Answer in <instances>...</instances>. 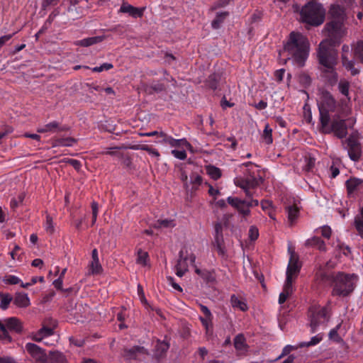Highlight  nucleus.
Returning a JSON list of instances; mask_svg holds the SVG:
<instances>
[{
	"label": "nucleus",
	"instance_id": "6e6552de",
	"mask_svg": "<svg viewBox=\"0 0 363 363\" xmlns=\"http://www.w3.org/2000/svg\"><path fill=\"white\" fill-rule=\"evenodd\" d=\"M196 261V256L188 250H181L179 252V258L175 265V274L182 277L188 271L189 264H194Z\"/></svg>",
	"mask_w": 363,
	"mask_h": 363
},
{
	"label": "nucleus",
	"instance_id": "f257e3e1",
	"mask_svg": "<svg viewBox=\"0 0 363 363\" xmlns=\"http://www.w3.org/2000/svg\"><path fill=\"white\" fill-rule=\"evenodd\" d=\"M315 277L320 282L329 283L333 287L332 296L340 297L350 296L359 280V277L355 274L328 272L322 269L316 272Z\"/></svg>",
	"mask_w": 363,
	"mask_h": 363
},
{
	"label": "nucleus",
	"instance_id": "423d86ee",
	"mask_svg": "<svg viewBox=\"0 0 363 363\" xmlns=\"http://www.w3.org/2000/svg\"><path fill=\"white\" fill-rule=\"evenodd\" d=\"M301 21L307 25L318 26L325 20V11L323 6L314 1L308 2L299 11Z\"/></svg>",
	"mask_w": 363,
	"mask_h": 363
},
{
	"label": "nucleus",
	"instance_id": "2eb2a0df",
	"mask_svg": "<svg viewBox=\"0 0 363 363\" xmlns=\"http://www.w3.org/2000/svg\"><path fill=\"white\" fill-rule=\"evenodd\" d=\"M345 187L349 197H354L355 194L363 187V179L350 177L345 182Z\"/></svg>",
	"mask_w": 363,
	"mask_h": 363
},
{
	"label": "nucleus",
	"instance_id": "de8ad7c7",
	"mask_svg": "<svg viewBox=\"0 0 363 363\" xmlns=\"http://www.w3.org/2000/svg\"><path fill=\"white\" fill-rule=\"evenodd\" d=\"M52 363H66L65 355L60 352H53L50 354Z\"/></svg>",
	"mask_w": 363,
	"mask_h": 363
},
{
	"label": "nucleus",
	"instance_id": "4be33fe9",
	"mask_svg": "<svg viewBox=\"0 0 363 363\" xmlns=\"http://www.w3.org/2000/svg\"><path fill=\"white\" fill-rule=\"evenodd\" d=\"M77 142V139L72 137H54L52 139V147H72Z\"/></svg>",
	"mask_w": 363,
	"mask_h": 363
},
{
	"label": "nucleus",
	"instance_id": "864d4df0",
	"mask_svg": "<svg viewBox=\"0 0 363 363\" xmlns=\"http://www.w3.org/2000/svg\"><path fill=\"white\" fill-rule=\"evenodd\" d=\"M118 149H119L118 147H108V148H106V150L103 151L101 152V154L109 155L111 156H116L120 158H122L123 155L122 153L117 151V150H118Z\"/></svg>",
	"mask_w": 363,
	"mask_h": 363
},
{
	"label": "nucleus",
	"instance_id": "f704fd0d",
	"mask_svg": "<svg viewBox=\"0 0 363 363\" xmlns=\"http://www.w3.org/2000/svg\"><path fill=\"white\" fill-rule=\"evenodd\" d=\"M160 138L161 140H159L160 143H164L170 145L172 147H177L180 145V142L179 140L173 138L172 136L167 135L164 132L160 133Z\"/></svg>",
	"mask_w": 363,
	"mask_h": 363
},
{
	"label": "nucleus",
	"instance_id": "c85d7f7f",
	"mask_svg": "<svg viewBox=\"0 0 363 363\" xmlns=\"http://www.w3.org/2000/svg\"><path fill=\"white\" fill-rule=\"evenodd\" d=\"M14 304L19 308H26L30 305V298L27 294L17 293L13 300Z\"/></svg>",
	"mask_w": 363,
	"mask_h": 363
},
{
	"label": "nucleus",
	"instance_id": "4468645a",
	"mask_svg": "<svg viewBox=\"0 0 363 363\" xmlns=\"http://www.w3.org/2000/svg\"><path fill=\"white\" fill-rule=\"evenodd\" d=\"M350 53V47L344 45L342 48V65L347 71L351 72V74L355 76L359 74V70L354 67V62L353 60H349L348 55Z\"/></svg>",
	"mask_w": 363,
	"mask_h": 363
},
{
	"label": "nucleus",
	"instance_id": "5701e85b",
	"mask_svg": "<svg viewBox=\"0 0 363 363\" xmlns=\"http://www.w3.org/2000/svg\"><path fill=\"white\" fill-rule=\"evenodd\" d=\"M4 325L7 330L21 333L23 330L22 323L20 320L16 317L6 318L4 320Z\"/></svg>",
	"mask_w": 363,
	"mask_h": 363
},
{
	"label": "nucleus",
	"instance_id": "0eeeda50",
	"mask_svg": "<svg viewBox=\"0 0 363 363\" xmlns=\"http://www.w3.org/2000/svg\"><path fill=\"white\" fill-rule=\"evenodd\" d=\"M308 313L312 333L317 332L318 327L325 324L330 318L327 307L311 306Z\"/></svg>",
	"mask_w": 363,
	"mask_h": 363
},
{
	"label": "nucleus",
	"instance_id": "b1692460",
	"mask_svg": "<svg viewBox=\"0 0 363 363\" xmlns=\"http://www.w3.org/2000/svg\"><path fill=\"white\" fill-rule=\"evenodd\" d=\"M221 82V75L219 73H213L208 76L205 82L206 86L213 91L219 89Z\"/></svg>",
	"mask_w": 363,
	"mask_h": 363
},
{
	"label": "nucleus",
	"instance_id": "09e8293b",
	"mask_svg": "<svg viewBox=\"0 0 363 363\" xmlns=\"http://www.w3.org/2000/svg\"><path fill=\"white\" fill-rule=\"evenodd\" d=\"M263 138L267 145L272 143V130L269 128L268 124L265 125L264 130L263 131Z\"/></svg>",
	"mask_w": 363,
	"mask_h": 363
},
{
	"label": "nucleus",
	"instance_id": "9b49d317",
	"mask_svg": "<svg viewBox=\"0 0 363 363\" xmlns=\"http://www.w3.org/2000/svg\"><path fill=\"white\" fill-rule=\"evenodd\" d=\"M318 106V110L334 112L336 108V101L329 91H325L322 92Z\"/></svg>",
	"mask_w": 363,
	"mask_h": 363
},
{
	"label": "nucleus",
	"instance_id": "473e14b6",
	"mask_svg": "<svg viewBox=\"0 0 363 363\" xmlns=\"http://www.w3.org/2000/svg\"><path fill=\"white\" fill-rule=\"evenodd\" d=\"M190 180L192 186L189 189L191 194H193L196 192V191L199 189V186H201L203 183V178L201 175L197 173L193 172L190 175Z\"/></svg>",
	"mask_w": 363,
	"mask_h": 363
},
{
	"label": "nucleus",
	"instance_id": "39448f33",
	"mask_svg": "<svg viewBox=\"0 0 363 363\" xmlns=\"http://www.w3.org/2000/svg\"><path fill=\"white\" fill-rule=\"evenodd\" d=\"M329 13L331 21L326 23L325 29L328 32L329 40H326L331 45H338L343 36V22L345 19L344 9L339 5H332Z\"/></svg>",
	"mask_w": 363,
	"mask_h": 363
},
{
	"label": "nucleus",
	"instance_id": "680f3d73",
	"mask_svg": "<svg viewBox=\"0 0 363 363\" xmlns=\"http://www.w3.org/2000/svg\"><path fill=\"white\" fill-rule=\"evenodd\" d=\"M172 154L174 157L179 160H185L186 158V152L185 150H173Z\"/></svg>",
	"mask_w": 363,
	"mask_h": 363
},
{
	"label": "nucleus",
	"instance_id": "79ce46f5",
	"mask_svg": "<svg viewBox=\"0 0 363 363\" xmlns=\"http://www.w3.org/2000/svg\"><path fill=\"white\" fill-rule=\"evenodd\" d=\"M175 225L173 220L164 219L157 220L152 226L155 228H172Z\"/></svg>",
	"mask_w": 363,
	"mask_h": 363
},
{
	"label": "nucleus",
	"instance_id": "7ed1b4c3",
	"mask_svg": "<svg viewBox=\"0 0 363 363\" xmlns=\"http://www.w3.org/2000/svg\"><path fill=\"white\" fill-rule=\"evenodd\" d=\"M284 51L299 67H303L308 56L309 43L308 39L300 33L291 32L284 45Z\"/></svg>",
	"mask_w": 363,
	"mask_h": 363
},
{
	"label": "nucleus",
	"instance_id": "338daca9",
	"mask_svg": "<svg viewBox=\"0 0 363 363\" xmlns=\"http://www.w3.org/2000/svg\"><path fill=\"white\" fill-rule=\"evenodd\" d=\"M204 184L208 187V193L210 196L215 197L220 194L219 190L214 189L210 184L206 182Z\"/></svg>",
	"mask_w": 363,
	"mask_h": 363
},
{
	"label": "nucleus",
	"instance_id": "cd10ccee",
	"mask_svg": "<svg viewBox=\"0 0 363 363\" xmlns=\"http://www.w3.org/2000/svg\"><path fill=\"white\" fill-rule=\"evenodd\" d=\"M105 39L104 36H94L89 37L86 38H84L82 40H77L75 43L76 45L82 46V47H89L97 43L102 42Z\"/></svg>",
	"mask_w": 363,
	"mask_h": 363
},
{
	"label": "nucleus",
	"instance_id": "c9c22d12",
	"mask_svg": "<svg viewBox=\"0 0 363 363\" xmlns=\"http://www.w3.org/2000/svg\"><path fill=\"white\" fill-rule=\"evenodd\" d=\"M352 50L354 57L359 62L363 63V40L358 41Z\"/></svg>",
	"mask_w": 363,
	"mask_h": 363
},
{
	"label": "nucleus",
	"instance_id": "20e7f679",
	"mask_svg": "<svg viewBox=\"0 0 363 363\" xmlns=\"http://www.w3.org/2000/svg\"><path fill=\"white\" fill-rule=\"evenodd\" d=\"M245 167L244 175L237 177L234 179V183L245 190L247 197H251L252 194L250 191L263 182L262 172L259 167L251 162H245L242 164Z\"/></svg>",
	"mask_w": 363,
	"mask_h": 363
},
{
	"label": "nucleus",
	"instance_id": "49530a36",
	"mask_svg": "<svg viewBox=\"0 0 363 363\" xmlns=\"http://www.w3.org/2000/svg\"><path fill=\"white\" fill-rule=\"evenodd\" d=\"M26 197V195L24 193H21L18 194L17 198H13L11 199L10 201V207L12 210L15 211L18 206L23 203Z\"/></svg>",
	"mask_w": 363,
	"mask_h": 363
},
{
	"label": "nucleus",
	"instance_id": "a19ab883",
	"mask_svg": "<svg viewBox=\"0 0 363 363\" xmlns=\"http://www.w3.org/2000/svg\"><path fill=\"white\" fill-rule=\"evenodd\" d=\"M0 308L2 310H6L9 308V306L11 301L13 300L12 296L7 293H0Z\"/></svg>",
	"mask_w": 363,
	"mask_h": 363
},
{
	"label": "nucleus",
	"instance_id": "ea45409f",
	"mask_svg": "<svg viewBox=\"0 0 363 363\" xmlns=\"http://www.w3.org/2000/svg\"><path fill=\"white\" fill-rule=\"evenodd\" d=\"M149 260V255L147 252L143 251L142 249H138L137 252V264L142 266H146Z\"/></svg>",
	"mask_w": 363,
	"mask_h": 363
},
{
	"label": "nucleus",
	"instance_id": "37998d69",
	"mask_svg": "<svg viewBox=\"0 0 363 363\" xmlns=\"http://www.w3.org/2000/svg\"><path fill=\"white\" fill-rule=\"evenodd\" d=\"M349 88L350 82L346 79H340L338 84V89L342 95L347 97V99L350 100Z\"/></svg>",
	"mask_w": 363,
	"mask_h": 363
},
{
	"label": "nucleus",
	"instance_id": "f03ea898",
	"mask_svg": "<svg viewBox=\"0 0 363 363\" xmlns=\"http://www.w3.org/2000/svg\"><path fill=\"white\" fill-rule=\"evenodd\" d=\"M335 46L327 40H323L320 43L318 50V60L323 67V77L331 86L337 82V73L335 69L337 64V52L334 48Z\"/></svg>",
	"mask_w": 363,
	"mask_h": 363
},
{
	"label": "nucleus",
	"instance_id": "1a4fd4ad",
	"mask_svg": "<svg viewBox=\"0 0 363 363\" xmlns=\"http://www.w3.org/2000/svg\"><path fill=\"white\" fill-rule=\"evenodd\" d=\"M25 350L30 355L31 359L35 363H46L48 357L44 350L38 345L28 342L25 345Z\"/></svg>",
	"mask_w": 363,
	"mask_h": 363
},
{
	"label": "nucleus",
	"instance_id": "393cba45",
	"mask_svg": "<svg viewBox=\"0 0 363 363\" xmlns=\"http://www.w3.org/2000/svg\"><path fill=\"white\" fill-rule=\"evenodd\" d=\"M234 347L238 354H243L247 351L248 346L245 342V338L243 335L239 334L235 337Z\"/></svg>",
	"mask_w": 363,
	"mask_h": 363
},
{
	"label": "nucleus",
	"instance_id": "e433bc0d",
	"mask_svg": "<svg viewBox=\"0 0 363 363\" xmlns=\"http://www.w3.org/2000/svg\"><path fill=\"white\" fill-rule=\"evenodd\" d=\"M214 240L212 244L224 242L222 224L220 223H216L214 225Z\"/></svg>",
	"mask_w": 363,
	"mask_h": 363
},
{
	"label": "nucleus",
	"instance_id": "dca6fc26",
	"mask_svg": "<svg viewBox=\"0 0 363 363\" xmlns=\"http://www.w3.org/2000/svg\"><path fill=\"white\" fill-rule=\"evenodd\" d=\"M227 201L230 205L235 207L244 217L250 214V211L247 204V201L232 196L228 197Z\"/></svg>",
	"mask_w": 363,
	"mask_h": 363
},
{
	"label": "nucleus",
	"instance_id": "a878e982",
	"mask_svg": "<svg viewBox=\"0 0 363 363\" xmlns=\"http://www.w3.org/2000/svg\"><path fill=\"white\" fill-rule=\"evenodd\" d=\"M169 348V343L165 340H157L155 347V356L157 359L164 357Z\"/></svg>",
	"mask_w": 363,
	"mask_h": 363
},
{
	"label": "nucleus",
	"instance_id": "aec40b11",
	"mask_svg": "<svg viewBox=\"0 0 363 363\" xmlns=\"http://www.w3.org/2000/svg\"><path fill=\"white\" fill-rule=\"evenodd\" d=\"M145 9L135 7L128 3H123L119 10V12L128 13L130 16L137 18L143 15Z\"/></svg>",
	"mask_w": 363,
	"mask_h": 363
},
{
	"label": "nucleus",
	"instance_id": "7c9ffc66",
	"mask_svg": "<svg viewBox=\"0 0 363 363\" xmlns=\"http://www.w3.org/2000/svg\"><path fill=\"white\" fill-rule=\"evenodd\" d=\"M320 113V131L324 133V130H327L329 128V123L330 121V111L319 110Z\"/></svg>",
	"mask_w": 363,
	"mask_h": 363
},
{
	"label": "nucleus",
	"instance_id": "603ef678",
	"mask_svg": "<svg viewBox=\"0 0 363 363\" xmlns=\"http://www.w3.org/2000/svg\"><path fill=\"white\" fill-rule=\"evenodd\" d=\"M298 80L300 84H301L306 87L308 86L311 84V78L308 75V74L306 72H302L299 74Z\"/></svg>",
	"mask_w": 363,
	"mask_h": 363
},
{
	"label": "nucleus",
	"instance_id": "4d7b16f0",
	"mask_svg": "<svg viewBox=\"0 0 363 363\" xmlns=\"http://www.w3.org/2000/svg\"><path fill=\"white\" fill-rule=\"evenodd\" d=\"M213 246L216 248L219 256L222 257L225 256L226 250L224 242L214 243Z\"/></svg>",
	"mask_w": 363,
	"mask_h": 363
},
{
	"label": "nucleus",
	"instance_id": "0e129e2a",
	"mask_svg": "<svg viewBox=\"0 0 363 363\" xmlns=\"http://www.w3.org/2000/svg\"><path fill=\"white\" fill-rule=\"evenodd\" d=\"M167 280L169 284L172 286L174 289L179 292L183 291L182 288L177 283L175 282L174 279L173 277H167Z\"/></svg>",
	"mask_w": 363,
	"mask_h": 363
},
{
	"label": "nucleus",
	"instance_id": "13d9d810",
	"mask_svg": "<svg viewBox=\"0 0 363 363\" xmlns=\"http://www.w3.org/2000/svg\"><path fill=\"white\" fill-rule=\"evenodd\" d=\"M113 65L111 63H104L99 67H95L91 69L94 72H101L104 70H109L113 68Z\"/></svg>",
	"mask_w": 363,
	"mask_h": 363
},
{
	"label": "nucleus",
	"instance_id": "a211bd4d",
	"mask_svg": "<svg viewBox=\"0 0 363 363\" xmlns=\"http://www.w3.org/2000/svg\"><path fill=\"white\" fill-rule=\"evenodd\" d=\"M50 320L52 323H53L52 326H47L44 324L38 332L32 335L31 338L35 342H40L44 337L53 335L55 323L52 319Z\"/></svg>",
	"mask_w": 363,
	"mask_h": 363
},
{
	"label": "nucleus",
	"instance_id": "052dcab7",
	"mask_svg": "<svg viewBox=\"0 0 363 363\" xmlns=\"http://www.w3.org/2000/svg\"><path fill=\"white\" fill-rule=\"evenodd\" d=\"M259 237L258 228L254 225L250 226L249 229V238L252 241L256 240Z\"/></svg>",
	"mask_w": 363,
	"mask_h": 363
},
{
	"label": "nucleus",
	"instance_id": "bb28decb",
	"mask_svg": "<svg viewBox=\"0 0 363 363\" xmlns=\"http://www.w3.org/2000/svg\"><path fill=\"white\" fill-rule=\"evenodd\" d=\"M230 301L233 308H238L243 312L248 310L247 304L244 298H240L235 294H233L230 296Z\"/></svg>",
	"mask_w": 363,
	"mask_h": 363
},
{
	"label": "nucleus",
	"instance_id": "69168bd1",
	"mask_svg": "<svg viewBox=\"0 0 363 363\" xmlns=\"http://www.w3.org/2000/svg\"><path fill=\"white\" fill-rule=\"evenodd\" d=\"M284 73V69H279L274 72V77L278 82H281L283 80Z\"/></svg>",
	"mask_w": 363,
	"mask_h": 363
},
{
	"label": "nucleus",
	"instance_id": "72a5a7b5",
	"mask_svg": "<svg viewBox=\"0 0 363 363\" xmlns=\"http://www.w3.org/2000/svg\"><path fill=\"white\" fill-rule=\"evenodd\" d=\"M103 268L99 262V259L91 260L89 264V274L92 275H98L101 274Z\"/></svg>",
	"mask_w": 363,
	"mask_h": 363
},
{
	"label": "nucleus",
	"instance_id": "c03bdc74",
	"mask_svg": "<svg viewBox=\"0 0 363 363\" xmlns=\"http://www.w3.org/2000/svg\"><path fill=\"white\" fill-rule=\"evenodd\" d=\"M288 219L291 224L298 218L299 210L295 206H289L287 207Z\"/></svg>",
	"mask_w": 363,
	"mask_h": 363
},
{
	"label": "nucleus",
	"instance_id": "6e6d98bb",
	"mask_svg": "<svg viewBox=\"0 0 363 363\" xmlns=\"http://www.w3.org/2000/svg\"><path fill=\"white\" fill-rule=\"evenodd\" d=\"M213 246L216 248L219 256L222 257L225 256L226 250L224 242L214 243Z\"/></svg>",
	"mask_w": 363,
	"mask_h": 363
},
{
	"label": "nucleus",
	"instance_id": "6ab92c4d",
	"mask_svg": "<svg viewBox=\"0 0 363 363\" xmlns=\"http://www.w3.org/2000/svg\"><path fill=\"white\" fill-rule=\"evenodd\" d=\"M67 128L62 126L59 122L54 121L45 124V125L38 128L37 132L39 133H57L67 130Z\"/></svg>",
	"mask_w": 363,
	"mask_h": 363
},
{
	"label": "nucleus",
	"instance_id": "774afa93",
	"mask_svg": "<svg viewBox=\"0 0 363 363\" xmlns=\"http://www.w3.org/2000/svg\"><path fill=\"white\" fill-rule=\"evenodd\" d=\"M69 342L71 344L74 345L77 347H82L84 344V341L82 339H77L74 337H71L69 338Z\"/></svg>",
	"mask_w": 363,
	"mask_h": 363
},
{
	"label": "nucleus",
	"instance_id": "412c9836",
	"mask_svg": "<svg viewBox=\"0 0 363 363\" xmlns=\"http://www.w3.org/2000/svg\"><path fill=\"white\" fill-rule=\"evenodd\" d=\"M348 146V155L350 158L354 162L359 161L362 155L360 145L355 140H350Z\"/></svg>",
	"mask_w": 363,
	"mask_h": 363
},
{
	"label": "nucleus",
	"instance_id": "e2e57ef3",
	"mask_svg": "<svg viewBox=\"0 0 363 363\" xmlns=\"http://www.w3.org/2000/svg\"><path fill=\"white\" fill-rule=\"evenodd\" d=\"M321 235L325 238L329 239L332 234V230L328 225H324L320 230Z\"/></svg>",
	"mask_w": 363,
	"mask_h": 363
},
{
	"label": "nucleus",
	"instance_id": "c756f323",
	"mask_svg": "<svg viewBox=\"0 0 363 363\" xmlns=\"http://www.w3.org/2000/svg\"><path fill=\"white\" fill-rule=\"evenodd\" d=\"M306 246L315 247L320 251L325 252L327 248L325 242L319 237L314 236L306 241Z\"/></svg>",
	"mask_w": 363,
	"mask_h": 363
},
{
	"label": "nucleus",
	"instance_id": "9d476101",
	"mask_svg": "<svg viewBox=\"0 0 363 363\" xmlns=\"http://www.w3.org/2000/svg\"><path fill=\"white\" fill-rule=\"evenodd\" d=\"M301 270V265L298 263V257L294 253L291 255L286 269V277L285 282L293 284Z\"/></svg>",
	"mask_w": 363,
	"mask_h": 363
},
{
	"label": "nucleus",
	"instance_id": "58836bf2",
	"mask_svg": "<svg viewBox=\"0 0 363 363\" xmlns=\"http://www.w3.org/2000/svg\"><path fill=\"white\" fill-rule=\"evenodd\" d=\"M323 335L322 333H319L316 335L315 336L311 337V340L309 342H302L298 344V347L300 348L304 347H311L318 345L319 342H320L323 340Z\"/></svg>",
	"mask_w": 363,
	"mask_h": 363
},
{
	"label": "nucleus",
	"instance_id": "8fccbe9b",
	"mask_svg": "<svg viewBox=\"0 0 363 363\" xmlns=\"http://www.w3.org/2000/svg\"><path fill=\"white\" fill-rule=\"evenodd\" d=\"M4 282L6 284L15 285L21 283V279L15 275L9 274L5 276Z\"/></svg>",
	"mask_w": 363,
	"mask_h": 363
},
{
	"label": "nucleus",
	"instance_id": "5fc2aeb1",
	"mask_svg": "<svg viewBox=\"0 0 363 363\" xmlns=\"http://www.w3.org/2000/svg\"><path fill=\"white\" fill-rule=\"evenodd\" d=\"M298 348H300L298 347V345L297 346L290 345H288L284 347L282 350L281 354L278 357L277 359H279L286 355H288L292 350H297Z\"/></svg>",
	"mask_w": 363,
	"mask_h": 363
},
{
	"label": "nucleus",
	"instance_id": "f8f14e48",
	"mask_svg": "<svg viewBox=\"0 0 363 363\" xmlns=\"http://www.w3.org/2000/svg\"><path fill=\"white\" fill-rule=\"evenodd\" d=\"M331 133H334L338 138H345L347 134L345 121L342 119L334 120L329 128L327 130H324V134H330Z\"/></svg>",
	"mask_w": 363,
	"mask_h": 363
},
{
	"label": "nucleus",
	"instance_id": "bf43d9fd",
	"mask_svg": "<svg viewBox=\"0 0 363 363\" xmlns=\"http://www.w3.org/2000/svg\"><path fill=\"white\" fill-rule=\"evenodd\" d=\"M45 229L49 233H52L54 232V226L52 225V218L50 215H47V216H46V222L45 224Z\"/></svg>",
	"mask_w": 363,
	"mask_h": 363
},
{
	"label": "nucleus",
	"instance_id": "ddd939ff",
	"mask_svg": "<svg viewBox=\"0 0 363 363\" xmlns=\"http://www.w3.org/2000/svg\"><path fill=\"white\" fill-rule=\"evenodd\" d=\"M199 308L203 316H200L199 320L206 330V334L212 333L213 315L208 308L203 304H199Z\"/></svg>",
	"mask_w": 363,
	"mask_h": 363
},
{
	"label": "nucleus",
	"instance_id": "a18cd8bd",
	"mask_svg": "<svg viewBox=\"0 0 363 363\" xmlns=\"http://www.w3.org/2000/svg\"><path fill=\"white\" fill-rule=\"evenodd\" d=\"M0 339L7 342H11L12 338L9 333V330L6 329L4 323L0 321Z\"/></svg>",
	"mask_w": 363,
	"mask_h": 363
},
{
	"label": "nucleus",
	"instance_id": "f3484780",
	"mask_svg": "<svg viewBox=\"0 0 363 363\" xmlns=\"http://www.w3.org/2000/svg\"><path fill=\"white\" fill-rule=\"evenodd\" d=\"M147 354V350L142 346H133L130 348H125L123 355L126 359H138L141 355Z\"/></svg>",
	"mask_w": 363,
	"mask_h": 363
},
{
	"label": "nucleus",
	"instance_id": "2f4dec72",
	"mask_svg": "<svg viewBox=\"0 0 363 363\" xmlns=\"http://www.w3.org/2000/svg\"><path fill=\"white\" fill-rule=\"evenodd\" d=\"M293 294V284L284 282L282 292L279 294V303L283 304Z\"/></svg>",
	"mask_w": 363,
	"mask_h": 363
},
{
	"label": "nucleus",
	"instance_id": "3c124183",
	"mask_svg": "<svg viewBox=\"0 0 363 363\" xmlns=\"http://www.w3.org/2000/svg\"><path fill=\"white\" fill-rule=\"evenodd\" d=\"M207 170L208 174L214 179H218L221 177V172L218 167L208 166Z\"/></svg>",
	"mask_w": 363,
	"mask_h": 363
},
{
	"label": "nucleus",
	"instance_id": "4c0bfd02",
	"mask_svg": "<svg viewBox=\"0 0 363 363\" xmlns=\"http://www.w3.org/2000/svg\"><path fill=\"white\" fill-rule=\"evenodd\" d=\"M228 12L218 13L215 19L212 21L211 26L214 29H218L222 23L224 22L226 17L228 16Z\"/></svg>",
	"mask_w": 363,
	"mask_h": 363
}]
</instances>
